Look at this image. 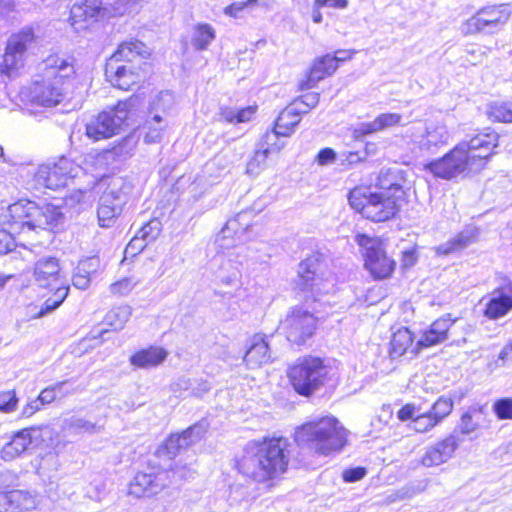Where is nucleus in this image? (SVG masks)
I'll use <instances>...</instances> for the list:
<instances>
[{"instance_id":"obj_1","label":"nucleus","mask_w":512,"mask_h":512,"mask_svg":"<svg viewBox=\"0 0 512 512\" xmlns=\"http://www.w3.org/2000/svg\"><path fill=\"white\" fill-rule=\"evenodd\" d=\"M498 139L499 135L493 131L479 133L469 141L460 142L443 157L431 161L425 169L445 180L477 173L486 166Z\"/></svg>"},{"instance_id":"obj_2","label":"nucleus","mask_w":512,"mask_h":512,"mask_svg":"<svg viewBox=\"0 0 512 512\" xmlns=\"http://www.w3.org/2000/svg\"><path fill=\"white\" fill-rule=\"evenodd\" d=\"M289 445L283 437L249 441L235 460L236 469L255 482L268 483L287 470Z\"/></svg>"},{"instance_id":"obj_3","label":"nucleus","mask_w":512,"mask_h":512,"mask_svg":"<svg viewBox=\"0 0 512 512\" xmlns=\"http://www.w3.org/2000/svg\"><path fill=\"white\" fill-rule=\"evenodd\" d=\"M42 65L39 78L29 87H24L20 97L32 105L54 107L67 95L75 74L74 66L57 55L47 57Z\"/></svg>"},{"instance_id":"obj_4","label":"nucleus","mask_w":512,"mask_h":512,"mask_svg":"<svg viewBox=\"0 0 512 512\" xmlns=\"http://www.w3.org/2000/svg\"><path fill=\"white\" fill-rule=\"evenodd\" d=\"M294 439L299 446L327 456L342 450L347 431L336 418L327 416L298 427Z\"/></svg>"},{"instance_id":"obj_5","label":"nucleus","mask_w":512,"mask_h":512,"mask_svg":"<svg viewBox=\"0 0 512 512\" xmlns=\"http://www.w3.org/2000/svg\"><path fill=\"white\" fill-rule=\"evenodd\" d=\"M33 278L40 287H51L61 284L56 288L54 295L48 298L32 317L40 318L58 308L69 293V286L61 281V267L59 260L53 256L40 258L34 264Z\"/></svg>"},{"instance_id":"obj_6","label":"nucleus","mask_w":512,"mask_h":512,"mask_svg":"<svg viewBox=\"0 0 512 512\" xmlns=\"http://www.w3.org/2000/svg\"><path fill=\"white\" fill-rule=\"evenodd\" d=\"M192 477V471L186 466H176L171 470H149L138 472L129 483L128 493L136 498L153 497L170 485Z\"/></svg>"},{"instance_id":"obj_7","label":"nucleus","mask_w":512,"mask_h":512,"mask_svg":"<svg viewBox=\"0 0 512 512\" xmlns=\"http://www.w3.org/2000/svg\"><path fill=\"white\" fill-rule=\"evenodd\" d=\"M296 288L310 293L313 300L334 291L335 279L327 271L326 264L320 254H312L299 264Z\"/></svg>"},{"instance_id":"obj_8","label":"nucleus","mask_w":512,"mask_h":512,"mask_svg":"<svg viewBox=\"0 0 512 512\" xmlns=\"http://www.w3.org/2000/svg\"><path fill=\"white\" fill-rule=\"evenodd\" d=\"M349 203L364 217L374 222L392 218L399 210L400 201L385 193L372 192L369 188H355L349 193Z\"/></svg>"},{"instance_id":"obj_9","label":"nucleus","mask_w":512,"mask_h":512,"mask_svg":"<svg viewBox=\"0 0 512 512\" xmlns=\"http://www.w3.org/2000/svg\"><path fill=\"white\" fill-rule=\"evenodd\" d=\"M229 242L230 248L227 249L228 252L218 255L214 262L219 264L216 277L221 283L232 286L239 281L240 271L244 265L255 264L265 260L257 255L260 249L256 246L236 245L235 240Z\"/></svg>"},{"instance_id":"obj_10","label":"nucleus","mask_w":512,"mask_h":512,"mask_svg":"<svg viewBox=\"0 0 512 512\" xmlns=\"http://www.w3.org/2000/svg\"><path fill=\"white\" fill-rule=\"evenodd\" d=\"M328 367L318 357L298 359L288 371L294 390L302 396H310L325 383Z\"/></svg>"},{"instance_id":"obj_11","label":"nucleus","mask_w":512,"mask_h":512,"mask_svg":"<svg viewBox=\"0 0 512 512\" xmlns=\"http://www.w3.org/2000/svg\"><path fill=\"white\" fill-rule=\"evenodd\" d=\"M136 102L137 97H131L92 117L86 124L85 135L93 141H100L118 134Z\"/></svg>"},{"instance_id":"obj_12","label":"nucleus","mask_w":512,"mask_h":512,"mask_svg":"<svg viewBox=\"0 0 512 512\" xmlns=\"http://www.w3.org/2000/svg\"><path fill=\"white\" fill-rule=\"evenodd\" d=\"M406 134L420 151L431 154L437 153L450 140L447 125L436 119L416 122L407 129Z\"/></svg>"},{"instance_id":"obj_13","label":"nucleus","mask_w":512,"mask_h":512,"mask_svg":"<svg viewBox=\"0 0 512 512\" xmlns=\"http://www.w3.org/2000/svg\"><path fill=\"white\" fill-rule=\"evenodd\" d=\"M510 15L511 9L507 4L486 6L461 25V32L464 35L482 32L493 34L509 20Z\"/></svg>"},{"instance_id":"obj_14","label":"nucleus","mask_w":512,"mask_h":512,"mask_svg":"<svg viewBox=\"0 0 512 512\" xmlns=\"http://www.w3.org/2000/svg\"><path fill=\"white\" fill-rule=\"evenodd\" d=\"M35 41L31 28H24L12 34L6 44L5 52L0 63L1 74L14 77L23 68L27 51Z\"/></svg>"},{"instance_id":"obj_15","label":"nucleus","mask_w":512,"mask_h":512,"mask_svg":"<svg viewBox=\"0 0 512 512\" xmlns=\"http://www.w3.org/2000/svg\"><path fill=\"white\" fill-rule=\"evenodd\" d=\"M110 0H80L70 9L69 21L75 30L87 28L89 22L123 14L121 7L110 6Z\"/></svg>"},{"instance_id":"obj_16","label":"nucleus","mask_w":512,"mask_h":512,"mask_svg":"<svg viewBox=\"0 0 512 512\" xmlns=\"http://www.w3.org/2000/svg\"><path fill=\"white\" fill-rule=\"evenodd\" d=\"M357 244L364 249L365 268L375 279H385L391 276L395 269V261L389 258L379 239L370 238L364 234L355 237Z\"/></svg>"},{"instance_id":"obj_17","label":"nucleus","mask_w":512,"mask_h":512,"mask_svg":"<svg viewBox=\"0 0 512 512\" xmlns=\"http://www.w3.org/2000/svg\"><path fill=\"white\" fill-rule=\"evenodd\" d=\"M80 171L81 168L72 160L62 157L53 165L39 167L34 179L40 187L57 190L65 187Z\"/></svg>"},{"instance_id":"obj_18","label":"nucleus","mask_w":512,"mask_h":512,"mask_svg":"<svg viewBox=\"0 0 512 512\" xmlns=\"http://www.w3.org/2000/svg\"><path fill=\"white\" fill-rule=\"evenodd\" d=\"M127 202V193L121 183L114 182L100 196L97 208L98 224L102 228H110L114 225L122 208Z\"/></svg>"},{"instance_id":"obj_19","label":"nucleus","mask_w":512,"mask_h":512,"mask_svg":"<svg viewBox=\"0 0 512 512\" xmlns=\"http://www.w3.org/2000/svg\"><path fill=\"white\" fill-rule=\"evenodd\" d=\"M281 329L289 342L301 345L313 335L316 329V318L307 310L295 307L281 322Z\"/></svg>"},{"instance_id":"obj_20","label":"nucleus","mask_w":512,"mask_h":512,"mask_svg":"<svg viewBox=\"0 0 512 512\" xmlns=\"http://www.w3.org/2000/svg\"><path fill=\"white\" fill-rule=\"evenodd\" d=\"M107 80L118 89L129 90L145 79L146 73L133 64H124L107 60L105 67Z\"/></svg>"},{"instance_id":"obj_21","label":"nucleus","mask_w":512,"mask_h":512,"mask_svg":"<svg viewBox=\"0 0 512 512\" xmlns=\"http://www.w3.org/2000/svg\"><path fill=\"white\" fill-rule=\"evenodd\" d=\"M512 310V280L503 277L499 285L490 293L485 305L484 316L490 320L504 317Z\"/></svg>"},{"instance_id":"obj_22","label":"nucleus","mask_w":512,"mask_h":512,"mask_svg":"<svg viewBox=\"0 0 512 512\" xmlns=\"http://www.w3.org/2000/svg\"><path fill=\"white\" fill-rule=\"evenodd\" d=\"M463 442L456 434H450L442 440L429 445L421 458V463L425 467H436L448 462Z\"/></svg>"},{"instance_id":"obj_23","label":"nucleus","mask_w":512,"mask_h":512,"mask_svg":"<svg viewBox=\"0 0 512 512\" xmlns=\"http://www.w3.org/2000/svg\"><path fill=\"white\" fill-rule=\"evenodd\" d=\"M40 437L41 429L38 427H29L18 431L0 450V458L4 461L14 460Z\"/></svg>"},{"instance_id":"obj_24","label":"nucleus","mask_w":512,"mask_h":512,"mask_svg":"<svg viewBox=\"0 0 512 512\" xmlns=\"http://www.w3.org/2000/svg\"><path fill=\"white\" fill-rule=\"evenodd\" d=\"M207 431L206 423H197L180 434H172L164 443L163 448L169 457L176 456L181 449H185L199 441Z\"/></svg>"},{"instance_id":"obj_25","label":"nucleus","mask_w":512,"mask_h":512,"mask_svg":"<svg viewBox=\"0 0 512 512\" xmlns=\"http://www.w3.org/2000/svg\"><path fill=\"white\" fill-rule=\"evenodd\" d=\"M249 211H242L234 218L229 219L216 237V243L221 249H229L230 242L235 238L238 240L247 232L250 227Z\"/></svg>"},{"instance_id":"obj_26","label":"nucleus","mask_w":512,"mask_h":512,"mask_svg":"<svg viewBox=\"0 0 512 512\" xmlns=\"http://www.w3.org/2000/svg\"><path fill=\"white\" fill-rule=\"evenodd\" d=\"M30 209H32L30 220L25 221L29 229H53L63 218L61 210L51 204L38 206L35 203L34 206H30Z\"/></svg>"},{"instance_id":"obj_27","label":"nucleus","mask_w":512,"mask_h":512,"mask_svg":"<svg viewBox=\"0 0 512 512\" xmlns=\"http://www.w3.org/2000/svg\"><path fill=\"white\" fill-rule=\"evenodd\" d=\"M454 322L455 320L450 318V314L435 320L430 328L424 332L421 339L417 342L415 350H412V352L417 354L422 348H428L447 340L448 331Z\"/></svg>"},{"instance_id":"obj_28","label":"nucleus","mask_w":512,"mask_h":512,"mask_svg":"<svg viewBox=\"0 0 512 512\" xmlns=\"http://www.w3.org/2000/svg\"><path fill=\"white\" fill-rule=\"evenodd\" d=\"M271 354L266 338L256 334L250 340V346L244 356V362L250 368H257L270 361Z\"/></svg>"},{"instance_id":"obj_29","label":"nucleus","mask_w":512,"mask_h":512,"mask_svg":"<svg viewBox=\"0 0 512 512\" xmlns=\"http://www.w3.org/2000/svg\"><path fill=\"white\" fill-rule=\"evenodd\" d=\"M338 68L332 55L327 54L315 60L305 81L300 84L301 89H310L326 76L332 75Z\"/></svg>"},{"instance_id":"obj_30","label":"nucleus","mask_w":512,"mask_h":512,"mask_svg":"<svg viewBox=\"0 0 512 512\" xmlns=\"http://www.w3.org/2000/svg\"><path fill=\"white\" fill-rule=\"evenodd\" d=\"M302 114H305V111L299 108V103H292L287 106L282 110L275 121V126L279 131L278 133L282 134L283 137L291 136L300 123V116Z\"/></svg>"},{"instance_id":"obj_31","label":"nucleus","mask_w":512,"mask_h":512,"mask_svg":"<svg viewBox=\"0 0 512 512\" xmlns=\"http://www.w3.org/2000/svg\"><path fill=\"white\" fill-rule=\"evenodd\" d=\"M483 415V407H470L461 415L459 423L452 434H456L461 438V436H470L476 433L482 427Z\"/></svg>"},{"instance_id":"obj_32","label":"nucleus","mask_w":512,"mask_h":512,"mask_svg":"<svg viewBox=\"0 0 512 512\" xmlns=\"http://www.w3.org/2000/svg\"><path fill=\"white\" fill-rule=\"evenodd\" d=\"M147 54L144 43L138 40H129L122 42L116 52L108 59L124 64H133L138 58H143Z\"/></svg>"},{"instance_id":"obj_33","label":"nucleus","mask_w":512,"mask_h":512,"mask_svg":"<svg viewBox=\"0 0 512 512\" xmlns=\"http://www.w3.org/2000/svg\"><path fill=\"white\" fill-rule=\"evenodd\" d=\"M167 355V351L163 348L152 346L134 353L130 357V363L138 368L149 369L161 364Z\"/></svg>"},{"instance_id":"obj_34","label":"nucleus","mask_w":512,"mask_h":512,"mask_svg":"<svg viewBox=\"0 0 512 512\" xmlns=\"http://www.w3.org/2000/svg\"><path fill=\"white\" fill-rule=\"evenodd\" d=\"M376 186L379 189L377 193H385L398 200L403 199L404 191L397 171H381Z\"/></svg>"},{"instance_id":"obj_35","label":"nucleus","mask_w":512,"mask_h":512,"mask_svg":"<svg viewBox=\"0 0 512 512\" xmlns=\"http://www.w3.org/2000/svg\"><path fill=\"white\" fill-rule=\"evenodd\" d=\"M7 495L13 512L33 510L39 503L37 494L30 491L12 490Z\"/></svg>"},{"instance_id":"obj_36","label":"nucleus","mask_w":512,"mask_h":512,"mask_svg":"<svg viewBox=\"0 0 512 512\" xmlns=\"http://www.w3.org/2000/svg\"><path fill=\"white\" fill-rule=\"evenodd\" d=\"M215 38L216 31L210 24L199 23L193 27L191 43L195 50H206Z\"/></svg>"},{"instance_id":"obj_37","label":"nucleus","mask_w":512,"mask_h":512,"mask_svg":"<svg viewBox=\"0 0 512 512\" xmlns=\"http://www.w3.org/2000/svg\"><path fill=\"white\" fill-rule=\"evenodd\" d=\"M168 122L164 116L154 113L147 119L144 128L146 129L144 141L148 144L158 143L162 139V132L167 127Z\"/></svg>"},{"instance_id":"obj_38","label":"nucleus","mask_w":512,"mask_h":512,"mask_svg":"<svg viewBox=\"0 0 512 512\" xmlns=\"http://www.w3.org/2000/svg\"><path fill=\"white\" fill-rule=\"evenodd\" d=\"M413 344L412 333L407 328L396 331L391 339L390 355L392 358L404 355Z\"/></svg>"},{"instance_id":"obj_39","label":"nucleus","mask_w":512,"mask_h":512,"mask_svg":"<svg viewBox=\"0 0 512 512\" xmlns=\"http://www.w3.org/2000/svg\"><path fill=\"white\" fill-rule=\"evenodd\" d=\"M473 241V236L469 232H460L452 239L437 246L435 251L438 255H449L451 253L460 251L470 245Z\"/></svg>"},{"instance_id":"obj_40","label":"nucleus","mask_w":512,"mask_h":512,"mask_svg":"<svg viewBox=\"0 0 512 512\" xmlns=\"http://www.w3.org/2000/svg\"><path fill=\"white\" fill-rule=\"evenodd\" d=\"M137 140L135 136L129 135L123 138L112 149L105 151L106 158L122 161L132 156L136 148Z\"/></svg>"},{"instance_id":"obj_41","label":"nucleus","mask_w":512,"mask_h":512,"mask_svg":"<svg viewBox=\"0 0 512 512\" xmlns=\"http://www.w3.org/2000/svg\"><path fill=\"white\" fill-rule=\"evenodd\" d=\"M132 315V308L122 305L111 309L105 317L106 323L114 330H121Z\"/></svg>"},{"instance_id":"obj_42","label":"nucleus","mask_w":512,"mask_h":512,"mask_svg":"<svg viewBox=\"0 0 512 512\" xmlns=\"http://www.w3.org/2000/svg\"><path fill=\"white\" fill-rule=\"evenodd\" d=\"M34 205L35 202L21 200L9 205L7 212L13 222L27 226L25 221L30 220V214H32V209H30V206Z\"/></svg>"},{"instance_id":"obj_43","label":"nucleus","mask_w":512,"mask_h":512,"mask_svg":"<svg viewBox=\"0 0 512 512\" xmlns=\"http://www.w3.org/2000/svg\"><path fill=\"white\" fill-rule=\"evenodd\" d=\"M278 132V128L274 125L273 130L264 133L257 143V146L270 154L280 152L285 147L286 143L280 140V137L283 136Z\"/></svg>"},{"instance_id":"obj_44","label":"nucleus","mask_w":512,"mask_h":512,"mask_svg":"<svg viewBox=\"0 0 512 512\" xmlns=\"http://www.w3.org/2000/svg\"><path fill=\"white\" fill-rule=\"evenodd\" d=\"M487 113L493 121L512 123V101L493 102L489 105Z\"/></svg>"},{"instance_id":"obj_45","label":"nucleus","mask_w":512,"mask_h":512,"mask_svg":"<svg viewBox=\"0 0 512 512\" xmlns=\"http://www.w3.org/2000/svg\"><path fill=\"white\" fill-rule=\"evenodd\" d=\"M453 406L454 404L451 398L441 396L432 405L429 414L436 421V423L439 424L443 421V419L451 414Z\"/></svg>"},{"instance_id":"obj_46","label":"nucleus","mask_w":512,"mask_h":512,"mask_svg":"<svg viewBox=\"0 0 512 512\" xmlns=\"http://www.w3.org/2000/svg\"><path fill=\"white\" fill-rule=\"evenodd\" d=\"M270 153L256 146L254 155L247 163L246 173L249 175H259L267 167V158Z\"/></svg>"},{"instance_id":"obj_47","label":"nucleus","mask_w":512,"mask_h":512,"mask_svg":"<svg viewBox=\"0 0 512 512\" xmlns=\"http://www.w3.org/2000/svg\"><path fill=\"white\" fill-rule=\"evenodd\" d=\"M174 105V95L169 91L160 92L151 104L150 115H166Z\"/></svg>"},{"instance_id":"obj_48","label":"nucleus","mask_w":512,"mask_h":512,"mask_svg":"<svg viewBox=\"0 0 512 512\" xmlns=\"http://www.w3.org/2000/svg\"><path fill=\"white\" fill-rule=\"evenodd\" d=\"M65 422L68 428L84 430L90 434L98 433L102 429V426L78 417H71Z\"/></svg>"},{"instance_id":"obj_49","label":"nucleus","mask_w":512,"mask_h":512,"mask_svg":"<svg viewBox=\"0 0 512 512\" xmlns=\"http://www.w3.org/2000/svg\"><path fill=\"white\" fill-rule=\"evenodd\" d=\"M437 425L429 412L417 415L411 422V428L420 433L427 432Z\"/></svg>"},{"instance_id":"obj_50","label":"nucleus","mask_w":512,"mask_h":512,"mask_svg":"<svg viewBox=\"0 0 512 512\" xmlns=\"http://www.w3.org/2000/svg\"><path fill=\"white\" fill-rule=\"evenodd\" d=\"M139 280L134 277H126L112 283L110 292L114 295H127L137 284Z\"/></svg>"},{"instance_id":"obj_51","label":"nucleus","mask_w":512,"mask_h":512,"mask_svg":"<svg viewBox=\"0 0 512 512\" xmlns=\"http://www.w3.org/2000/svg\"><path fill=\"white\" fill-rule=\"evenodd\" d=\"M493 411L500 420L512 419V399L502 398L493 405Z\"/></svg>"},{"instance_id":"obj_52","label":"nucleus","mask_w":512,"mask_h":512,"mask_svg":"<svg viewBox=\"0 0 512 512\" xmlns=\"http://www.w3.org/2000/svg\"><path fill=\"white\" fill-rule=\"evenodd\" d=\"M160 232V222L152 220L144 224L136 233L143 241L151 242L158 236Z\"/></svg>"},{"instance_id":"obj_53","label":"nucleus","mask_w":512,"mask_h":512,"mask_svg":"<svg viewBox=\"0 0 512 512\" xmlns=\"http://www.w3.org/2000/svg\"><path fill=\"white\" fill-rule=\"evenodd\" d=\"M18 404V398L15 391H3L0 392V411L5 413H11L16 410Z\"/></svg>"},{"instance_id":"obj_54","label":"nucleus","mask_w":512,"mask_h":512,"mask_svg":"<svg viewBox=\"0 0 512 512\" xmlns=\"http://www.w3.org/2000/svg\"><path fill=\"white\" fill-rule=\"evenodd\" d=\"M258 0L237 1L224 8V14L232 18H240L242 12L249 6L255 5Z\"/></svg>"},{"instance_id":"obj_55","label":"nucleus","mask_w":512,"mask_h":512,"mask_svg":"<svg viewBox=\"0 0 512 512\" xmlns=\"http://www.w3.org/2000/svg\"><path fill=\"white\" fill-rule=\"evenodd\" d=\"M381 131L401 124L402 115L398 113H382L376 117Z\"/></svg>"},{"instance_id":"obj_56","label":"nucleus","mask_w":512,"mask_h":512,"mask_svg":"<svg viewBox=\"0 0 512 512\" xmlns=\"http://www.w3.org/2000/svg\"><path fill=\"white\" fill-rule=\"evenodd\" d=\"M100 267L101 262L97 256L87 257L78 263V271L90 274L91 276L96 274Z\"/></svg>"},{"instance_id":"obj_57","label":"nucleus","mask_w":512,"mask_h":512,"mask_svg":"<svg viewBox=\"0 0 512 512\" xmlns=\"http://www.w3.org/2000/svg\"><path fill=\"white\" fill-rule=\"evenodd\" d=\"M380 126L378 124L377 119L375 118L373 121L370 122H363L359 124L353 131V136L355 138L364 137L370 134H374L377 132H380Z\"/></svg>"},{"instance_id":"obj_58","label":"nucleus","mask_w":512,"mask_h":512,"mask_svg":"<svg viewBox=\"0 0 512 512\" xmlns=\"http://www.w3.org/2000/svg\"><path fill=\"white\" fill-rule=\"evenodd\" d=\"M65 384L64 381L58 382L53 386L43 389L37 399L40 401L42 406L52 403L56 398V390H60Z\"/></svg>"},{"instance_id":"obj_59","label":"nucleus","mask_w":512,"mask_h":512,"mask_svg":"<svg viewBox=\"0 0 512 512\" xmlns=\"http://www.w3.org/2000/svg\"><path fill=\"white\" fill-rule=\"evenodd\" d=\"M319 94L315 92L307 93L302 95L300 98L296 99L293 103H299V106L304 105L305 114L308 113L311 109L315 108L319 103Z\"/></svg>"},{"instance_id":"obj_60","label":"nucleus","mask_w":512,"mask_h":512,"mask_svg":"<svg viewBox=\"0 0 512 512\" xmlns=\"http://www.w3.org/2000/svg\"><path fill=\"white\" fill-rule=\"evenodd\" d=\"M15 247L14 238L10 233L0 229V254H6L13 251Z\"/></svg>"},{"instance_id":"obj_61","label":"nucleus","mask_w":512,"mask_h":512,"mask_svg":"<svg viewBox=\"0 0 512 512\" xmlns=\"http://www.w3.org/2000/svg\"><path fill=\"white\" fill-rule=\"evenodd\" d=\"M91 282V275L78 271V266L76 267L75 273L72 278L73 285L81 290H85L89 287Z\"/></svg>"},{"instance_id":"obj_62","label":"nucleus","mask_w":512,"mask_h":512,"mask_svg":"<svg viewBox=\"0 0 512 512\" xmlns=\"http://www.w3.org/2000/svg\"><path fill=\"white\" fill-rule=\"evenodd\" d=\"M366 475L365 468L356 467L351 469H346L343 471V480L345 482H356L362 479Z\"/></svg>"},{"instance_id":"obj_63","label":"nucleus","mask_w":512,"mask_h":512,"mask_svg":"<svg viewBox=\"0 0 512 512\" xmlns=\"http://www.w3.org/2000/svg\"><path fill=\"white\" fill-rule=\"evenodd\" d=\"M42 404L35 398L28 402L21 410V417L28 418L34 415L36 412L42 409Z\"/></svg>"},{"instance_id":"obj_64","label":"nucleus","mask_w":512,"mask_h":512,"mask_svg":"<svg viewBox=\"0 0 512 512\" xmlns=\"http://www.w3.org/2000/svg\"><path fill=\"white\" fill-rule=\"evenodd\" d=\"M85 198V192L82 190H75L69 195L64 197V203L68 207H73L76 204L81 203Z\"/></svg>"}]
</instances>
